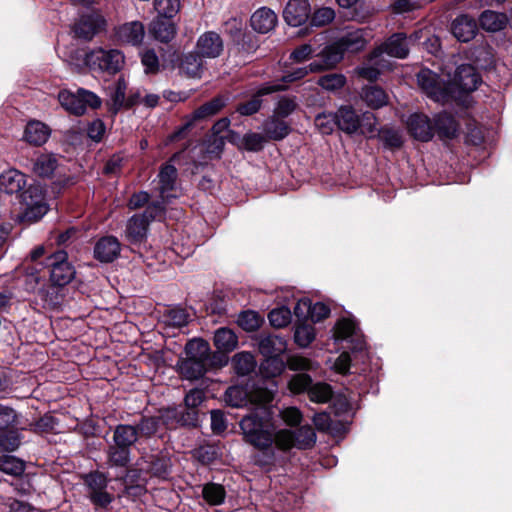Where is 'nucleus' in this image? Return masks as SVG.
Segmentation results:
<instances>
[{
  "mask_svg": "<svg viewBox=\"0 0 512 512\" xmlns=\"http://www.w3.org/2000/svg\"><path fill=\"white\" fill-rule=\"evenodd\" d=\"M47 265L50 267V279L55 285L64 286L74 278L75 270L67 261L65 251H57L51 255Z\"/></svg>",
  "mask_w": 512,
  "mask_h": 512,
  "instance_id": "nucleus-13",
  "label": "nucleus"
},
{
  "mask_svg": "<svg viewBox=\"0 0 512 512\" xmlns=\"http://www.w3.org/2000/svg\"><path fill=\"white\" fill-rule=\"evenodd\" d=\"M237 322L239 326L245 331L252 332L259 328L261 324V318L254 311H245L240 313Z\"/></svg>",
  "mask_w": 512,
  "mask_h": 512,
  "instance_id": "nucleus-52",
  "label": "nucleus"
},
{
  "mask_svg": "<svg viewBox=\"0 0 512 512\" xmlns=\"http://www.w3.org/2000/svg\"><path fill=\"white\" fill-rule=\"evenodd\" d=\"M116 36L123 43L140 45L145 36V28L140 21L127 22L118 27Z\"/></svg>",
  "mask_w": 512,
  "mask_h": 512,
  "instance_id": "nucleus-23",
  "label": "nucleus"
},
{
  "mask_svg": "<svg viewBox=\"0 0 512 512\" xmlns=\"http://www.w3.org/2000/svg\"><path fill=\"white\" fill-rule=\"evenodd\" d=\"M285 368V363L280 356H268L260 364V372L264 377L272 378L280 375Z\"/></svg>",
  "mask_w": 512,
  "mask_h": 512,
  "instance_id": "nucleus-45",
  "label": "nucleus"
},
{
  "mask_svg": "<svg viewBox=\"0 0 512 512\" xmlns=\"http://www.w3.org/2000/svg\"><path fill=\"white\" fill-rule=\"evenodd\" d=\"M226 100L223 97H215L211 101L203 104L191 115L187 116L186 122L173 134L169 136V141L173 142L186 136L188 130L197 120H203L217 114L225 105Z\"/></svg>",
  "mask_w": 512,
  "mask_h": 512,
  "instance_id": "nucleus-10",
  "label": "nucleus"
},
{
  "mask_svg": "<svg viewBox=\"0 0 512 512\" xmlns=\"http://www.w3.org/2000/svg\"><path fill=\"white\" fill-rule=\"evenodd\" d=\"M506 23L507 17L503 13L487 10L480 16V25L487 31H499L505 27Z\"/></svg>",
  "mask_w": 512,
  "mask_h": 512,
  "instance_id": "nucleus-41",
  "label": "nucleus"
},
{
  "mask_svg": "<svg viewBox=\"0 0 512 512\" xmlns=\"http://www.w3.org/2000/svg\"><path fill=\"white\" fill-rule=\"evenodd\" d=\"M138 439V429L132 425H118L115 428L113 440L116 445L130 448Z\"/></svg>",
  "mask_w": 512,
  "mask_h": 512,
  "instance_id": "nucleus-38",
  "label": "nucleus"
},
{
  "mask_svg": "<svg viewBox=\"0 0 512 512\" xmlns=\"http://www.w3.org/2000/svg\"><path fill=\"white\" fill-rule=\"evenodd\" d=\"M20 220L24 223L39 221L48 211L44 189L40 184H31L21 194Z\"/></svg>",
  "mask_w": 512,
  "mask_h": 512,
  "instance_id": "nucleus-3",
  "label": "nucleus"
},
{
  "mask_svg": "<svg viewBox=\"0 0 512 512\" xmlns=\"http://www.w3.org/2000/svg\"><path fill=\"white\" fill-rule=\"evenodd\" d=\"M186 358L208 362L210 360V346L202 339L190 340L185 346Z\"/></svg>",
  "mask_w": 512,
  "mask_h": 512,
  "instance_id": "nucleus-37",
  "label": "nucleus"
},
{
  "mask_svg": "<svg viewBox=\"0 0 512 512\" xmlns=\"http://www.w3.org/2000/svg\"><path fill=\"white\" fill-rule=\"evenodd\" d=\"M26 185V176L16 169H9L0 175V190L7 194L18 193Z\"/></svg>",
  "mask_w": 512,
  "mask_h": 512,
  "instance_id": "nucleus-28",
  "label": "nucleus"
},
{
  "mask_svg": "<svg viewBox=\"0 0 512 512\" xmlns=\"http://www.w3.org/2000/svg\"><path fill=\"white\" fill-rule=\"evenodd\" d=\"M286 348V341L276 335L262 337L258 343L259 352L264 357L281 356L286 351Z\"/></svg>",
  "mask_w": 512,
  "mask_h": 512,
  "instance_id": "nucleus-32",
  "label": "nucleus"
},
{
  "mask_svg": "<svg viewBox=\"0 0 512 512\" xmlns=\"http://www.w3.org/2000/svg\"><path fill=\"white\" fill-rule=\"evenodd\" d=\"M51 135V129L39 120L29 121L24 129L22 140L32 146L44 145Z\"/></svg>",
  "mask_w": 512,
  "mask_h": 512,
  "instance_id": "nucleus-19",
  "label": "nucleus"
},
{
  "mask_svg": "<svg viewBox=\"0 0 512 512\" xmlns=\"http://www.w3.org/2000/svg\"><path fill=\"white\" fill-rule=\"evenodd\" d=\"M59 169V159L52 153H42L33 163V172L39 177H51Z\"/></svg>",
  "mask_w": 512,
  "mask_h": 512,
  "instance_id": "nucleus-30",
  "label": "nucleus"
},
{
  "mask_svg": "<svg viewBox=\"0 0 512 512\" xmlns=\"http://www.w3.org/2000/svg\"><path fill=\"white\" fill-rule=\"evenodd\" d=\"M301 307L308 310V314L313 322H319L327 318L330 314V308L321 302L311 304L307 299L300 300L295 306V314H298V310H300Z\"/></svg>",
  "mask_w": 512,
  "mask_h": 512,
  "instance_id": "nucleus-40",
  "label": "nucleus"
},
{
  "mask_svg": "<svg viewBox=\"0 0 512 512\" xmlns=\"http://www.w3.org/2000/svg\"><path fill=\"white\" fill-rule=\"evenodd\" d=\"M335 18V11L330 7H321L311 16L313 26L322 27L331 23Z\"/></svg>",
  "mask_w": 512,
  "mask_h": 512,
  "instance_id": "nucleus-56",
  "label": "nucleus"
},
{
  "mask_svg": "<svg viewBox=\"0 0 512 512\" xmlns=\"http://www.w3.org/2000/svg\"><path fill=\"white\" fill-rule=\"evenodd\" d=\"M316 442V434L312 427L302 426L296 433L288 429H280L276 433V447L280 450H289L292 447L309 449Z\"/></svg>",
  "mask_w": 512,
  "mask_h": 512,
  "instance_id": "nucleus-9",
  "label": "nucleus"
},
{
  "mask_svg": "<svg viewBox=\"0 0 512 512\" xmlns=\"http://www.w3.org/2000/svg\"><path fill=\"white\" fill-rule=\"evenodd\" d=\"M105 26V19L103 16L92 13L83 15L75 24V34L85 40H90L96 33L102 30Z\"/></svg>",
  "mask_w": 512,
  "mask_h": 512,
  "instance_id": "nucleus-18",
  "label": "nucleus"
},
{
  "mask_svg": "<svg viewBox=\"0 0 512 512\" xmlns=\"http://www.w3.org/2000/svg\"><path fill=\"white\" fill-rule=\"evenodd\" d=\"M85 482L88 486L89 492H95L106 489L108 479L102 473H91L86 476Z\"/></svg>",
  "mask_w": 512,
  "mask_h": 512,
  "instance_id": "nucleus-61",
  "label": "nucleus"
},
{
  "mask_svg": "<svg viewBox=\"0 0 512 512\" xmlns=\"http://www.w3.org/2000/svg\"><path fill=\"white\" fill-rule=\"evenodd\" d=\"M203 498L207 503L213 506L221 505L226 496L225 489L222 485L216 483H208L202 489Z\"/></svg>",
  "mask_w": 512,
  "mask_h": 512,
  "instance_id": "nucleus-46",
  "label": "nucleus"
},
{
  "mask_svg": "<svg viewBox=\"0 0 512 512\" xmlns=\"http://www.w3.org/2000/svg\"><path fill=\"white\" fill-rule=\"evenodd\" d=\"M233 367L238 375H248L256 368V360L250 352H239L232 358Z\"/></svg>",
  "mask_w": 512,
  "mask_h": 512,
  "instance_id": "nucleus-42",
  "label": "nucleus"
},
{
  "mask_svg": "<svg viewBox=\"0 0 512 512\" xmlns=\"http://www.w3.org/2000/svg\"><path fill=\"white\" fill-rule=\"evenodd\" d=\"M158 17L173 18L180 10V0H155Z\"/></svg>",
  "mask_w": 512,
  "mask_h": 512,
  "instance_id": "nucleus-51",
  "label": "nucleus"
},
{
  "mask_svg": "<svg viewBox=\"0 0 512 512\" xmlns=\"http://www.w3.org/2000/svg\"><path fill=\"white\" fill-rule=\"evenodd\" d=\"M294 98L282 97L278 100L274 110V115L278 117H287L296 109Z\"/></svg>",
  "mask_w": 512,
  "mask_h": 512,
  "instance_id": "nucleus-62",
  "label": "nucleus"
},
{
  "mask_svg": "<svg viewBox=\"0 0 512 512\" xmlns=\"http://www.w3.org/2000/svg\"><path fill=\"white\" fill-rule=\"evenodd\" d=\"M203 70L202 57L195 53L183 56L180 63V71L191 78H199Z\"/></svg>",
  "mask_w": 512,
  "mask_h": 512,
  "instance_id": "nucleus-39",
  "label": "nucleus"
},
{
  "mask_svg": "<svg viewBox=\"0 0 512 512\" xmlns=\"http://www.w3.org/2000/svg\"><path fill=\"white\" fill-rule=\"evenodd\" d=\"M311 378L305 373L297 374L289 382V389L293 393H301L311 387Z\"/></svg>",
  "mask_w": 512,
  "mask_h": 512,
  "instance_id": "nucleus-58",
  "label": "nucleus"
},
{
  "mask_svg": "<svg viewBox=\"0 0 512 512\" xmlns=\"http://www.w3.org/2000/svg\"><path fill=\"white\" fill-rule=\"evenodd\" d=\"M285 88L282 84H265L257 90L256 94L249 101L238 105L237 112L245 116L252 115L258 112L261 107L262 101L260 97L284 90Z\"/></svg>",
  "mask_w": 512,
  "mask_h": 512,
  "instance_id": "nucleus-22",
  "label": "nucleus"
},
{
  "mask_svg": "<svg viewBox=\"0 0 512 512\" xmlns=\"http://www.w3.org/2000/svg\"><path fill=\"white\" fill-rule=\"evenodd\" d=\"M333 337L335 341H346L354 352H363L365 349V341L360 333L355 321L342 318L337 321L334 327Z\"/></svg>",
  "mask_w": 512,
  "mask_h": 512,
  "instance_id": "nucleus-12",
  "label": "nucleus"
},
{
  "mask_svg": "<svg viewBox=\"0 0 512 512\" xmlns=\"http://www.w3.org/2000/svg\"><path fill=\"white\" fill-rule=\"evenodd\" d=\"M22 437L18 431H8L0 434V449L3 451H15L21 444Z\"/></svg>",
  "mask_w": 512,
  "mask_h": 512,
  "instance_id": "nucleus-54",
  "label": "nucleus"
},
{
  "mask_svg": "<svg viewBox=\"0 0 512 512\" xmlns=\"http://www.w3.org/2000/svg\"><path fill=\"white\" fill-rule=\"evenodd\" d=\"M86 64L93 70L114 74L124 64V55L117 49L97 48L86 54Z\"/></svg>",
  "mask_w": 512,
  "mask_h": 512,
  "instance_id": "nucleus-8",
  "label": "nucleus"
},
{
  "mask_svg": "<svg viewBox=\"0 0 512 512\" xmlns=\"http://www.w3.org/2000/svg\"><path fill=\"white\" fill-rule=\"evenodd\" d=\"M315 328L310 324L298 325L294 332V341L301 347H308L315 339Z\"/></svg>",
  "mask_w": 512,
  "mask_h": 512,
  "instance_id": "nucleus-48",
  "label": "nucleus"
},
{
  "mask_svg": "<svg viewBox=\"0 0 512 512\" xmlns=\"http://www.w3.org/2000/svg\"><path fill=\"white\" fill-rule=\"evenodd\" d=\"M25 470V463L12 455H3L0 457V471L12 475L20 476Z\"/></svg>",
  "mask_w": 512,
  "mask_h": 512,
  "instance_id": "nucleus-47",
  "label": "nucleus"
},
{
  "mask_svg": "<svg viewBox=\"0 0 512 512\" xmlns=\"http://www.w3.org/2000/svg\"><path fill=\"white\" fill-rule=\"evenodd\" d=\"M223 48V40L220 35L208 31L198 38L195 51L202 58L213 59L221 55Z\"/></svg>",
  "mask_w": 512,
  "mask_h": 512,
  "instance_id": "nucleus-15",
  "label": "nucleus"
},
{
  "mask_svg": "<svg viewBox=\"0 0 512 512\" xmlns=\"http://www.w3.org/2000/svg\"><path fill=\"white\" fill-rule=\"evenodd\" d=\"M308 394L311 401L325 403L331 398L332 391L328 384L317 383L309 388Z\"/></svg>",
  "mask_w": 512,
  "mask_h": 512,
  "instance_id": "nucleus-53",
  "label": "nucleus"
},
{
  "mask_svg": "<svg viewBox=\"0 0 512 512\" xmlns=\"http://www.w3.org/2000/svg\"><path fill=\"white\" fill-rule=\"evenodd\" d=\"M205 393L202 389H191L184 398L185 406L189 411L182 413L178 422L181 425H195L197 422L196 408L204 401Z\"/></svg>",
  "mask_w": 512,
  "mask_h": 512,
  "instance_id": "nucleus-21",
  "label": "nucleus"
},
{
  "mask_svg": "<svg viewBox=\"0 0 512 512\" xmlns=\"http://www.w3.org/2000/svg\"><path fill=\"white\" fill-rule=\"evenodd\" d=\"M315 125L322 134H330L337 125L336 116L332 113H320L315 118Z\"/></svg>",
  "mask_w": 512,
  "mask_h": 512,
  "instance_id": "nucleus-57",
  "label": "nucleus"
},
{
  "mask_svg": "<svg viewBox=\"0 0 512 512\" xmlns=\"http://www.w3.org/2000/svg\"><path fill=\"white\" fill-rule=\"evenodd\" d=\"M382 53L396 58H405L409 53L406 36L403 33L392 35L380 48L372 53L371 61L378 65L377 58H379Z\"/></svg>",
  "mask_w": 512,
  "mask_h": 512,
  "instance_id": "nucleus-14",
  "label": "nucleus"
},
{
  "mask_svg": "<svg viewBox=\"0 0 512 512\" xmlns=\"http://www.w3.org/2000/svg\"><path fill=\"white\" fill-rule=\"evenodd\" d=\"M108 461L112 466L125 467L130 461V450L119 445L110 446L108 449Z\"/></svg>",
  "mask_w": 512,
  "mask_h": 512,
  "instance_id": "nucleus-49",
  "label": "nucleus"
},
{
  "mask_svg": "<svg viewBox=\"0 0 512 512\" xmlns=\"http://www.w3.org/2000/svg\"><path fill=\"white\" fill-rule=\"evenodd\" d=\"M317 83L324 90L335 92L344 87L346 84V77L340 73L326 74L321 76Z\"/></svg>",
  "mask_w": 512,
  "mask_h": 512,
  "instance_id": "nucleus-50",
  "label": "nucleus"
},
{
  "mask_svg": "<svg viewBox=\"0 0 512 512\" xmlns=\"http://www.w3.org/2000/svg\"><path fill=\"white\" fill-rule=\"evenodd\" d=\"M17 414L9 406L0 405V430L6 429L16 423Z\"/></svg>",
  "mask_w": 512,
  "mask_h": 512,
  "instance_id": "nucleus-64",
  "label": "nucleus"
},
{
  "mask_svg": "<svg viewBox=\"0 0 512 512\" xmlns=\"http://www.w3.org/2000/svg\"><path fill=\"white\" fill-rule=\"evenodd\" d=\"M451 30L457 40L468 42L476 35L477 23L467 15H460L453 21Z\"/></svg>",
  "mask_w": 512,
  "mask_h": 512,
  "instance_id": "nucleus-25",
  "label": "nucleus"
},
{
  "mask_svg": "<svg viewBox=\"0 0 512 512\" xmlns=\"http://www.w3.org/2000/svg\"><path fill=\"white\" fill-rule=\"evenodd\" d=\"M164 206L161 202L155 201L147 206L143 214L133 215L126 224L125 236L131 244L142 243L148 233L149 224L161 216Z\"/></svg>",
  "mask_w": 512,
  "mask_h": 512,
  "instance_id": "nucleus-4",
  "label": "nucleus"
},
{
  "mask_svg": "<svg viewBox=\"0 0 512 512\" xmlns=\"http://www.w3.org/2000/svg\"><path fill=\"white\" fill-rule=\"evenodd\" d=\"M273 400V392L265 388H256L248 391L243 386H232L226 390L225 402L235 408L269 404Z\"/></svg>",
  "mask_w": 512,
  "mask_h": 512,
  "instance_id": "nucleus-5",
  "label": "nucleus"
},
{
  "mask_svg": "<svg viewBox=\"0 0 512 512\" xmlns=\"http://www.w3.org/2000/svg\"><path fill=\"white\" fill-rule=\"evenodd\" d=\"M208 362L185 358L178 362L180 374L189 380L201 378L207 371Z\"/></svg>",
  "mask_w": 512,
  "mask_h": 512,
  "instance_id": "nucleus-33",
  "label": "nucleus"
},
{
  "mask_svg": "<svg viewBox=\"0 0 512 512\" xmlns=\"http://www.w3.org/2000/svg\"><path fill=\"white\" fill-rule=\"evenodd\" d=\"M406 124L410 134L419 141L427 142L434 135L433 124L425 114L414 113L410 115Z\"/></svg>",
  "mask_w": 512,
  "mask_h": 512,
  "instance_id": "nucleus-17",
  "label": "nucleus"
},
{
  "mask_svg": "<svg viewBox=\"0 0 512 512\" xmlns=\"http://www.w3.org/2000/svg\"><path fill=\"white\" fill-rule=\"evenodd\" d=\"M276 13L266 7L259 8L251 16V26L258 33H268L273 30L277 24Z\"/></svg>",
  "mask_w": 512,
  "mask_h": 512,
  "instance_id": "nucleus-26",
  "label": "nucleus"
},
{
  "mask_svg": "<svg viewBox=\"0 0 512 512\" xmlns=\"http://www.w3.org/2000/svg\"><path fill=\"white\" fill-rule=\"evenodd\" d=\"M269 322L276 328H282L288 325L291 321V312L286 307L273 309L268 314Z\"/></svg>",
  "mask_w": 512,
  "mask_h": 512,
  "instance_id": "nucleus-55",
  "label": "nucleus"
},
{
  "mask_svg": "<svg viewBox=\"0 0 512 512\" xmlns=\"http://www.w3.org/2000/svg\"><path fill=\"white\" fill-rule=\"evenodd\" d=\"M329 69L330 68L326 67L324 59H321L320 61H314L307 66L299 67L291 72H288L283 76L282 79L284 82H293L302 79L309 73H315Z\"/></svg>",
  "mask_w": 512,
  "mask_h": 512,
  "instance_id": "nucleus-43",
  "label": "nucleus"
},
{
  "mask_svg": "<svg viewBox=\"0 0 512 512\" xmlns=\"http://www.w3.org/2000/svg\"><path fill=\"white\" fill-rule=\"evenodd\" d=\"M335 116L337 126L346 133H354L360 126L359 116L350 106L340 107Z\"/></svg>",
  "mask_w": 512,
  "mask_h": 512,
  "instance_id": "nucleus-31",
  "label": "nucleus"
},
{
  "mask_svg": "<svg viewBox=\"0 0 512 512\" xmlns=\"http://www.w3.org/2000/svg\"><path fill=\"white\" fill-rule=\"evenodd\" d=\"M434 134L436 133L440 139H453L459 133V124L453 116L442 112L434 117Z\"/></svg>",
  "mask_w": 512,
  "mask_h": 512,
  "instance_id": "nucleus-24",
  "label": "nucleus"
},
{
  "mask_svg": "<svg viewBox=\"0 0 512 512\" xmlns=\"http://www.w3.org/2000/svg\"><path fill=\"white\" fill-rule=\"evenodd\" d=\"M266 139V136L258 133H247L243 138V142L247 150L259 151L263 148Z\"/></svg>",
  "mask_w": 512,
  "mask_h": 512,
  "instance_id": "nucleus-63",
  "label": "nucleus"
},
{
  "mask_svg": "<svg viewBox=\"0 0 512 512\" xmlns=\"http://www.w3.org/2000/svg\"><path fill=\"white\" fill-rule=\"evenodd\" d=\"M240 422L244 440L259 450L270 449L276 444V428L268 404L260 405Z\"/></svg>",
  "mask_w": 512,
  "mask_h": 512,
  "instance_id": "nucleus-1",
  "label": "nucleus"
},
{
  "mask_svg": "<svg viewBox=\"0 0 512 512\" xmlns=\"http://www.w3.org/2000/svg\"><path fill=\"white\" fill-rule=\"evenodd\" d=\"M371 38L369 29L348 27L342 30L339 36L324 47L317 56L324 59L326 67L333 69L343 60L345 54L362 51Z\"/></svg>",
  "mask_w": 512,
  "mask_h": 512,
  "instance_id": "nucleus-2",
  "label": "nucleus"
},
{
  "mask_svg": "<svg viewBox=\"0 0 512 512\" xmlns=\"http://www.w3.org/2000/svg\"><path fill=\"white\" fill-rule=\"evenodd\" d=\"M58 100L65 110L75 115H83L87 107L95 109L101 106V99L95 93L83 88L75 93L62 90L59 92Z\"/></svg>",
  "mask_w": 512,
  "mask_h": 512,
  "instance_id": "nucleus-7",
  "label": "nucleus"
},
{
  "mask_svg": "<svg viewBox=\"0 0 512 512\" xmlns=\"http://www.w3.org/2000/svg\"><path fill=\"white\" fill-rule=\"evenodd\" d=\"M263 131L267 139L278 141L289 134L290 127L286 121L281 120L278 116L274 115L264 122Z\"/></svg>",
  "mask_w": 512,
  "mask_h": 512,
  "instance_id": "nucleus-34",
  "label": "nucleus"
},
{
  "mask_svg": "<svg viewBox=\"0 0 512 512\" xmlns=\"http://www.w3.org/2000/svg\"><path fill=\"white\" fill-rule=\"evenodd\" d=\"M149 33L160 42L171 41L176 34V27L171 18L157 17L149 26Z\"/></svg>",
  "mask_w": 512,
  "mask_h": 512,
  "instance_id": "nucleus-27",
  "label": "nucleus"
},
{
  "mask_svg": "<svg viewBox=\"0 0 512 512\" xmlns=\"http://www.w3.org/2000/svg\"><path fill=\"white\" fill-rule=\"evenodd\" d=\"M417 82L426 96L435 102L446 104L451 102L452 98H456L451 87L429 69H422L417 74Z\"/></svg>",
  "mask_w": 512,
  "mask_h": 512,
  "instance_id": "nucleus-6",
  "label": "nucleus"
},
{
  "mask_svg": "<svg viewBox=\"0 0 512 512\" xmlns=\"http://www.w3.org/2000/svg\"><path fill=\"white\" fill-rule=\"evenodd\" d=\"M481 83V78L476 72V69L471 65H461L457 68L453 78V82L448 84L454 92L456 98L452 101L461 99L462 93H470L478 88Z\"/></svg>",
  "mask_w": 512,
  "mask_h": 512,
  "instance_id": "nucleus-11",
  "label": "nucleus"
},
{
  "mask_svg": "<svg viewBox=\"0 0 512 512\" xmlns=\"http://www.w3.org/2000/svg\"><path fill=\"white\" fill-rule=\"evenodd\" d=\"M362 98L368 106L377 109L387 104L388 97L385 91L376 86H369L363 89Z\"/></svg>",
  "mask_w": 512,
  "mask_h": 512,
  "instance_id": "nucleus-44",
  "label": "nucleus"
},
{
  "mask_svg": "<svg viewBox=\"0 0 512 512\" xmlns=\"http://www.w3.org/2000/svg\"><path fill=\"white\" fill-rule=\"evenodd\" d=\"M159 191L162 201V204L166 198L169 197L168 192L172 191L175 186V181L177 177V169L170 164L164 165L159 172Z\"/></svg>",
  "mask_w": 512,
  "mask_h": 512,
  "instance_id": "nucleus-35",
  "label": "nucleus"
},
{
  "mask_svg": "<svg viewBox=\"0 0 512 512\" xmlns=\"http://www.w3.org/2000/svg\"><path fill=\"white\" fill-rule=\"evenodd\" d=\"M34 431L40 433H47L56 431L58 422L54 416L46 414L34 423Z\"/></svg>",
  "mask_w": 512,
  "mask_h": 512,
  "instance_id": "nucleus-60",
  "label": "nucleus"
},
{
  "mask_svg": "<svg viewBox=\"0 0 512 512\" xmlns=\"http://www.w3.org/2000/svg\"><path fill=\"white\" fill-rule=\"evenodd\" d=\"M287 366L293 371H308L315 367V364L308 358L294 355L287 359Z\"/></svg>",
  "mask_w": 512,
  "mask_h": 512,
  "instance_id": "nucleus-59",
  "label": "nucleus"
},
{
  "mask_svg": "<svg viewBox=\"0 0 512 512\" xmlns=\"http://www.w3.org/2000/svg\"><path fill=\"white\" fill-rule=\"evenodd\" d=\"M121 245L116 237H102L94 247V256L104 263L114 261L120 254Z\"/></svg>",
  "mask_w": 512,
  "mask_h": 512,
  "instance_id": "nucleus-20",
  "label": "nucleus"
},
{
  "mask_svg": "<svg viewBox=\"0 0 512 512\" xmlns=\"http://www.w3.org/2000/svg\"><path fill=\"white\" fill-rule=\"evenodd\" d=\"M128 84L123 77L108 87V105L113 113H117L126 105V90Z\"/></svg>",
  "mask_w": 512,
  "mask_h": 512,
  "instance_id": "nucleus-29",
  "label": "nucleus"
},
{
  "mask_svg": "<svg viewBox=\"0 0 512 512\" xmlns=\"http://www.w3.org/2000/svg\"><path fill=\"white\" fill-rule=\"evenodd\" d=\"M310 12L307 0H289L283 10V18L288 25L298 27L308 20Z\"/></svg>",
  "mask_w": 512,
  "mask_h": 512,
  "instance_id": "nucleus-16",
  "label": "nucleus"
},
{
  "mask_svg": "<svg viewBox=\"0 0 512 512\" xmlns=\"http://www.w3.org/2000/svg\"><path fill=\"white\" fill-rule=\"evenodd\" d=\"M214 345L223 353L233 351L238 345L236 334L229 328H219L214 334Z\"/></svg>",
  "mask_w": 512,
  "mask_h": 512,
  "instance_id": "nucleus-36",
  "label": "nucleus"
}]
</instances>
